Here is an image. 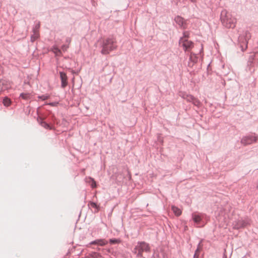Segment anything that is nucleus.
<instances>
[{
    "label": "nucleus",
    "mask_w": 258,
    "mask_h": 258,
    "mask_svg": "<svg viewBox=\"0 0 258 258\" xmlns=\"http://www.w3.org/2000/svg\"><path fill=\"white\" fill-rule=\"evenodd\" d=\"M174 21L180 28L185 29L186 28V21L180 16H177L174 18Z\"/></svg>",
    "instance_id": "1a4fd4ad"
},
{
    "label": "nucleus",
    "mask_w": 258,
    "mask_h": 258,
    "mask_svg": "<svg viewBox=\"0 0 258 258\" xmlns=\"http://www.w3.org/2000/svg\"><path fill=\"white\" fill-rule=\"evenodd\" d=\"M202 240H201L200 241V242L199 243V244L198 245V247L195 251V253H196L197 255H199V252H200V251L201 250V249L202 247Z\"/></svg>",
    "instance_id": "b1692460"
},
{
    "label": "nucleus",
    "mask_w": 258,
    "mask_h": 258,
    "mask_svg": "<svg viewBox=\"0 0 258 258\" xmlns=\"http://www.w3.org/2000/svg\"><path fill=\"white\" fill-rule=\"evenodd\" d=\"M250 223L251 220L248 217L239 218L233 222V228L235 229L243 228L249 225Z\"/></svg>",
    "instance_id": "423d86ee"
},
{
    "label": "nucleus",
    "mask_w": 258,
    "mask_h": 258,
    "mask_svg": "<svg viewBox=\"0 0 258 258\" xmlns=\"http://www.w3.org/2000/svg\"><path fill=\"white\" fill-rule=\"evenodd\" d=\"M89 180H90V181L91 182V186L92 188H95L96 187V181H95V180L94 179V178H92V177H89Z\"/></svg>",
    "instance_id": "a878e982"
},
{
    "label": "nucleus",
    "mask_w": 258,
    "mask_h": 258,
    "mask_svg": "<svg viewBox=\"0 0 258 258\" xmlns=\"http://www.w3.org/2000/svg\"><path fill=\"white\" fill-rule=\"evenodd\" d=\"M179 43L182 45L184 51H188L194 47V43L191 41L183 39V38H180Z\"/></svg>",
    "instance_id": "6e6552de"
},
{
    "label": "nucleus",
    "mask_w": 258,
    "mask_h": 258,
    "mask_svg": "<svg viewBox=\"0 0 258 258\" xmlns=\"http://www.w3.org/2000/svg\"><path fill=\"white\" fill-rule=\"evenodd\" d=\"M89 255L91 258H98L101 256V254L99 253L96 252H92L89 253Z\"/></svg>",
    "instance_id": "5701e85b"
},
{
    "label": "nucleus",
    "mask_w": 258,
    "mask_h": 258,
    "mask_svg": "<svg viewBox=\"0 0 258 258\" xmlns=\"http://www.w3.org/2000/svg\"><path fill=\"white\" fill-rule=\"evenodd\" d=\"M57 72L60 75V78L61 79V86L62 88H64V72L58 70L57 68Z\"/></svg>",
    "instance_id": "4468645a"
},
{
    "label": "nucleus",
    "mask_w": 258,
    "mask_h": 258,
    "mask_svg": "<svg viewBox=\"0 0 258 258\" xmlns=\"http://www.w3.org/2000/svg\"><path fill=\"white\" fill-rule=\"evenodd\" d=\"M40 28V23L38 22L36 24L34 27L33 29V35L31 36V39L33 42L34 41L37 37L38 35V29Z\"/></svg>",
    "instance_id": "9b49d317"
},
{
    "label": "nucleus",
    "mask_w": 258,
    "mask_h": 258,
    "mask_svg": "<svg viewBox=\"0 0 258 258\" xmlns=\"http://www.w3.org/2000/svg\"><path fill=\"white\" fill-rule=\"evenodd\" d=\"M151 248L149 244L145 241H138L133 250V252L138 257H143V252H149Z\"/></svg>",
    "instance_id": "7ed1b4c3"
},
{
    "label": "nucleus",
    "mask_w": 258,
    "mask_h": 258,
    "mask_svg": "<svg viewBox=\"0 0 258 258\" xmlns=\"http://www.w3.org/2000/svg\"><path fill=\"white\" fill-rule=\"evenodd\" d=\"M220 20L223 26L226 28L233 29L236 26V19L226 10L221 11Z\"/></svg>",
    "instance_id": "f257e3e1"
},
{
    "label": "nucleus",
    "mask_w": 258,
    "mask_h": 258,
    "mask_svg": "<svg viewBox=\"0 0 258 258\" xmlns=\"http://www.w3.org/2000/svg\"><path fill=\"white\" fill-rule=\"evenodd\" d=\"M258 60V52H255L251 53L249 56L247 64L251 67L253 66L255 61Z\"/></svg>",
    "instance_id": "9d476101"
},
{
    "label": "nucleus",
    "mask_w": 258,
    "mask_h": 258,
    "mask_svg": "<svg viewBox=\"0 0 258 258\" xmlns=\"http://www.w3.org/2000/svg\"><path fill=\"white\" fill-rule=\"evenodd\" d=\"M88 206L90 208L95 209L94 213H98L100 210V206L94 202L90 201L88 203Z\"/></svg>",
    "instance_id": "ddd939ff"
},
{
    "label": "nucleus",
    "mask_w": 258,
    "mask_h": 258,
    "mask_svg": "<svg viewBox=\"0 0 258 258\" xmlns=\"http://www.w3.org/2000/svg\"><path fill=\"white\" fill-rule=\"evenodd\" d=\"M181 97L184 99L186 100L187 102H190L194 99V96L190 94H187L183 93L182 94Z\"/></svg>",
    "instance_id": "2eb2a0df"
},
{
    "label": "nucleus",
    "mask_w": 258,
    "mask_h": 258,
    "mask_svg": "<svg viewBox=\"0 0 258 258\" xmlns=\"http://www.w3.org/2000/svg\"><path fill=\"white\" fill-rule=\"evenodd\" d=\"M198 60V57L194 53H191L189 57V61L188 62V66L191 67L194 63L197 62Z\"/></svg>",
    "instance_id": "f8f14e48"
},
{
    "label": "nucleus",
    "mask_w": 258,
    "mask_h": 258,
    "mask_svg": "<svg viewBox=\"0 0 258 258\" xmlns=\"http://www.w3.org/2000/svg\"><path fill=\"white\" fill-rule=\"evenodd\" d=\"M171 209L173 211L174 214L177 216H180L181 214V211L180 209L176 207L175 206H172L171 207Z\"/></svg>",
    "instance_id": "f3484780"
},
{
    "label": "nucleus",
    "mask_w": 258,
    "mask_h": 258,
    "mask_svg": "<svg viewBox=\"0 0 258 258\" xmlns=\"http://www.w3.org/2000/svg\"><path fill=\"white\" fill-rule=\"evenodd\" d=\"M98 245L100 246H104L108 243V241L104 239H98Z\"/></svg>",
    "instance_id": "4be33fe9"
},
{
    "label": "nucleus",
    "mask_w": 258,
    "mask_h": 258,
    "mask_svg": "<svg viewBox=\"0 0 258 258\" xmlns=\"http://www.w3.org/2000/svg\"><path fill=\"white\" fill-rule=\"evenodd\" d=\"M11 100L7 96L5 97L3 99V103L6 107L10 106L12 104Z\"/></svg>",
    "instance_id": "dca6fc26"
},
{
    "label": "nucleus",
    "mask_w": 258,
    "mask_h": 258,
    "mask_svg": "<svg viewBox=\"0 0 258 258\" xmlns=\"http://www.w3.org/2000/svg\"><path fill=\"white\" fill-rule=\"evenodd\" d=\"M251 38V34L248 30H244L240 34L238 39V45L242 51L247 48L248 41Z\"/></svg>",
    "instance_id": "20e7f679"
},
{
    "label": "nucleus",
    "mask_w": 258,
    "mask_h": 258,
    "mask_svg": "<svg viewBox=\"0 0 258 258\" xmlns=\"http://www.w3.org/2000/svg\"><path fill=\"white\" fill-rule=\"evenodd\" d=\"M189 37V31H184L183 33V37L182 38L183 39H187Z\"/></svg>",
    "instance_id": "bb28decb"
},
{
    "label": "nucleus",
    "mask_w": 258,
    "mask_h": 258,
    "mask_svg": "<svg viewBox=\"0 0 258 258\" xmlns=\"http://www.w3.org/2000/svg\"><path fill=\"white\" fill-rule=\"evenodd\" d=\"M191 218L195 224L198 227H202L209 220V217L205 214L198 212L193 213L191 215Z\"/></svg>",
    "instance_id": "39448f33"
},
{
    "label": "nucleus",
    "mask_w": 258,
    "mask_h": 258,
    "mask_svg": "<svg viewBox=\"0 0 258 258\" xmlns=\"http://www.w3.org/2000/svg\"><path fill=\"white\" fill-rule=\"evenodd\" d=\"M193 258H199V255H197L196 253H195Z\"/></svg>",
    "instance_id": "7c9ffc66"
},
{
    "label": "nucleus",
    "mask_w": 258,
    "mask_h": 258,
    "mask_svg": "<svg viewBox=\"0 0 258 258\" xmlns=\"http://www.w3.org/2000/svg\"><path fill=\"white\" fill-rule=\"evenodd\" d=\"M191 2L196 3L197 0H190Z\"/></svg>",
    "instance_id": "2f4dec72"
},
{
    "label": "nucleus",
    "mask_w": 258,
    "mask_h": 258,
    "mask_svg": "<svg viewBox=\"0 0 258 258\" xmlns=\"http://www.w3.org/2000/svg\"><path fill=\"white\" fill-rule=\"evenodd\" d=\"M67 76H66V83H65V84H66V86L67 85Z\"/></svg>",
    "instance_id": "72a5a7b5"
},
{
    "label": "nucleus",
    "mask_w": 258,
    "mask_h": 258,
    "mask_svg": "<svg viewBox=\"0 0 258 258\" xmlns=\"http://www.w3.org/2000/svg\"><path fill=\"white\" fill-rule=\"evenodd\" d=\"M48 98V96L45 95H42L41 96H39L38 98L42 100H45Z\"/></svg>",
    "instance_id": "cd10ccee"
},
{
    "label": "nucleus",
    "mask_w": 258,
    "mask_h": 258,
    "mask_svg": "<svg viewBox=\"0 0 258 258\" xmlns=\"http://www.w3.org/2000/svg\"><path fill=\"white\" fill-rule=\"evenodd\" d=\"M70 40L69 39H67L66 40V49L67 48V43H70Z\"/></svg>",
    "instance_id": "c756f323"
},
{
    "label": "nucleus",
    "mask_w": 258,
    "mask_h": 258,
    "mask_svg": "<svg viewBox=\"0 0 258 258\" xmlns=\"http://www.w3.org/2000/svg\"><path fill=\"white\" fill-rule=\"evenodd\" d=\"M109 241L111 244H115L121 243V240L120 239L111 238Z\"/></svg>",
    "instance_id": "aec40b11"
},
{
    "label": "nucleus",
    "mask_w": 258,
    "mask_h": 258,
    "mask_svg": "<svg viewBox=\"0 0 258 258\" xmlns=\"http://www.w3.org/2000/svg\"><path fill=\"white\" fill-rule=\"evenodd\" d=\"M53 52L55 54L56 56H58L61 54V51L58 48L54 47L53 49Z\"/></svg>",
    "instance_id": "393cba45"
},
{
    "label": "nucleus",
    "mask_w": 258,
    "mask_h": 258,
    "mask_svg": "<svg viewBox=\"0 0 258 258\" xmlns=\"http://www.w3.org/2000/svg\"><path fill=\"white\" fill-rule=\"evenodd\" d=\"M20 97L25 100H28L31 98V94L28 93H22L20 95Z\"/></svg>",
    "instance_id": "a211bd4d"
},
{
    "label": "nucleus",
    "mask_w": 258,
    "mask_h": 258,
    "mask_svg": "<svg viewBox=\"0 0 258 258\" xmlns=\"http://www.w3.org/2000/svg\"><path fill=\"white\" fill-rule=\"evenodd\" d=\"M191 102H192L195 106H196L198 107H199L201 104V103L200 101V100L197 98H196L194 96V99Z\"/></svg>",
    "instance_id": "412c9836"
},
{
    "label": "nucleus",
    "mask_w": 258,
    "mask_h": 258,
    "mask_svg": "<svg viewBox=\"0 0 258 258\" xmlns=\"http://www.w3.org/2000/svg\"><path fill=\"white\" fill-rule=\"evenodd\" d=\"M258 137L255 134L244 136L241 140V143L244 146L252 144L257 142Z\"/></svg>",
    "instance_id": "0eeeda50"
},
{
    "label": "nucleus",
    "mask_w": 258,
    "mask_h": 258,
    "mask_svg": "<svg viewBox=\"0 0 258 258\" xmlns=\"http://www.w3.org/2000/svg\"><path fill=\"white\" fill-rule=\"evenodd\" d=\"M96 249L98 251L100 250V248L99 247H97Z\"/></svg>",
    "instance_id": "473e14b6"
},
{
    "label": "nucleus",
    "mask_w": 258,
    "mask_h": 258,
    "mask_svg": "<svg viewBox=\"0 0 258 258\" xmlns=\"http://www.w3.org/2000/svg\"><path fill=\"white\" fill-rule=\"evenodd\" d=\"M40 124L46 129L51 128L50 124L43 121L42 119H40V121L39 122Z\"/></svg>",
    "instance_id": "6ab92c4d"
},
{
    "label": "nucleus",
    "mask_w": 258,
    "mask_h": 258,
    "mask_svg": "<svg viewBox=\"0 0 258 258\" xmlns=\"http://www.w3.org/2000/svg\"><path fill=\"white\" fill-rule=\"evenodd\" d=\"M101 53L103 54H108L117 47L115 39L112 37L103 39L101 42Z\"/></svg>",
    "instance_id": "f03ea898"
},
{
    "label": "nucleus",
    "mask_w": 258,
    "mask_h": 258,
    "mask_svg": "<svg viewBox=\"0 0 258 258\" xmlns=\"http://www.w3.org/2000/svg\"><path fill=\"white\" fill-rule=\"evenodd\" d=\"M98 239L91 241L89 244L93 245V244H98Z\"/></svg>",
    "instance_id": "c85d7f7f"
}]
</instances>
